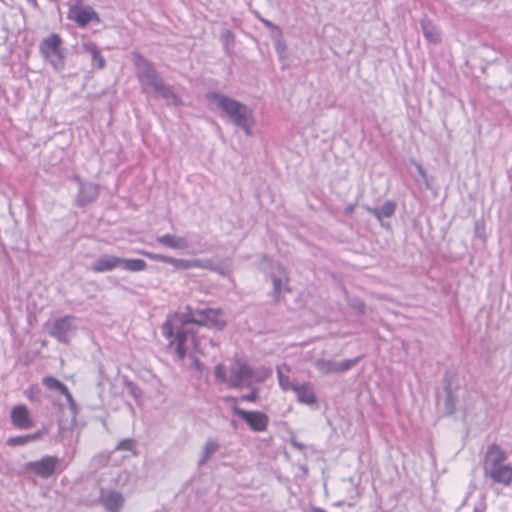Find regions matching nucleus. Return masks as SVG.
<instances>
[{"label": "nucleus", "mask_w": 512, "mask_h": 512, "mask_svg": "<svg viewBox=\"0 0 512 512\" xmlns=\"http://www.w3.org/2000/svg\"><path fill=\"white\" fill-rule=\"evenodd\" d=\"M79 182V192L76 198V205L79 207H84L87 204L94 202L99 195L98 185L91 182H82L78 179Z\"/></svg>", "instance_id": "17"}, {"label": "nucleus", "mask_w": 512, "mask_h": 512, "mask_svg": "<svg viewBox=\"0 0 512 512\" xmlns=\"http://www.w3.org/2000/svg\"><path fill=\"white\" fill-rule=\"evenodd\" d=\"M278 269H279V275H276V274H271L270 277H271V280H272V284H273V299H274V302L275 303H278L280 301V297H281V294H282V291H287L289 292V287L287 285L288 283V276L285 272V269L284 267H282L281 265L278 266Z\"/></svg>", "instance_id": "20"}, {"label": "nucleus", "mask_w": 512, "mask_h": 512, "mask_svg": "<svg viewBox=\"0 0 512 512\" xmlns=\"http://www.w3.org/2000/svg\"><path fill=\"white\" fill-rule=\"evenodd\" d=\"M396 206L397 204L394 200H387L381 207L364 206V208L379 222H382L383 218H390L394 215Z\"/></svg>", "instance_id": "23"}, {"label": "nucleus", "mask_w": 512, "mask_h": 512, "mask_svg": "<svg viewBox=\"0 0 512 512\" xmlns=\"http://www.w3.org/2000/svg\"><path fill=\"white\" fill-rule=\"evenodd\" d=\"M121 266L130 272H140L147 268V263L142 259H125L122 258Z\"/></svg>", "instance_id": "29"}, {"label": "nucleus", "mask_w": 512, "mask_h": 512, "mask_svg": "<svg viewBox=\"0 0 512 512\" xmlns=\"http://www.w3.org/2000/svg\"><path fill=\"white\" fill-rule=\"evenodd\" d=\"M139 253L141 255L147 257L150 260L158 261V262H163V263H166V264H167V260H168V257H169V256H166V255H163V254L152 253V252L145 251V250H142Z\"/></svg>", "instance_id": "32"}, {"label": "nucleus", "mask_w": 512, "mask_h": 512, "mask_svg": "<svg viewBox=\"0 0 512 512\" xmlns=\"http://www.w3.org/2000/svg\"><path fill=\"white\" fill-rule=\"evenodd\" d=\"M310 512H327V511L322 509V508H320V507L311 506Z\"/></svg>", "instance_id": "40"}, {"label": "nucleus", "mask_w": 512, "mask_h": 512, "mask_svg": "<svg viewBox=\"0 0 512 512\" xmlns=\"http://www.w3.org/2000/svg\"><path fill=\"white\" fill-rule=\"evenodd\" d=\"M108 460H109V456H106V455H103V454L98 455V456H96V457L94 458V461L101 462V463H102V462H103V463H106V462H108Z\"/></svg>", "instance_id": "37"}, {"label": "nucleus", "mask_w": 512, "mask_h": 512, "mask_svg": "<svg viewBox=\"0 0 512 512\" xmlns=\"http://www.w3.org/2000/svg\"><path fill=\"white\" fill-rule=\"evenodd\" d=\"M220 311L206 308L195 311V319H191L193 324L206 327H215L222 330L226 326V322L220 319Z\"/></svg>", "instance_id": "9"}, {"label": "nucleus", "mask_w": 512, "mask_h": 512, "mask_svg": "<svg viewBox=\"0 0 512 512\" xmlns=\"http://www.w3.org/2000/svg\"><path fill=\"white\" fill-rule=\"evenodd\" d=\"M41 435H42V432L38 431L33 434L12 437L8 440V444H10V445H25L28 442L38 440L41 437Z\"/></svg>", "instance_id": "31"}, {"label": "nucleus", "mask_w": 512, "mask_h": 512, "mask_svg": "<svg viewBox=\"0 0 512 512\" xmlns=\"http://www.w3.org/2000/svg\"><path fill=\"white\" fill-rule=\"evenodd\" d=\"M214 375H215L216 379H218L219 381H221V382L226 381V372H225V368L222 364L216 365V367L214 369Z\"/></svg>", "instance_id": "35"}, {"label": "nucleus", "mask_w": 512, "mask_h": 512, "mask_svg": "<svg viewBox=\"0 0 512 512\" xmlns=\"http://www.w3.org/2000/svg\"><path fill=\"white\" fill-rule=\"evenodd\" d=\"M130 386H131V393H132L135 397H137V390H138V389H137V387H136L135 385H133L132 383L130 384Z\"/></svg>", "instance_id": "43"}, {"label": "nucleus", "mask_w": 512, "mask_h": 512, "mask_svg": "<svg viewBox=\"0 0 512 512\" xmlns=\"http://www.w3.org/2000/svg\"><path fill=\"white\" fill-rule=\"evenodd\" d=\"M26 395H27V397H28L29 399H31V400H33V399H34L32 394H31V395H29V394L26 392Z\"/></svg>", "instance_id": "48"}, {"label": "nucleus", "mask_w": 512, "mask_h": 512, "mask_svg": "<svg viewBox=\"0 0 512 512\" xmlns=\"http://www.w3.org/2000/svg\"><path fill=\"white\" fill-rule=\"evenodd\" d=\"M206 98L215 103L246 135H252L253 111L247 105L218 92H208Z\"/></svg>", "instance_id": "2"}, {"label": "nucleus", "mask_w": 512, "mask_h": 512, "mask_svg": "<svg viewBox=\"0 0 512 512\" xmlns=\"http://www.w3.org/2000/svg\"><path fill=\"white\" fill-rule=\"evenodd\" d=\"M258 398L257 389L253 388L249 394H245L241 396V400L248 402H255Z\"/></svg>", "instance_id": "36"}, {"label": "nucleus", "mask_w": 512, "mask_h": 512, "mask_svg": "<svg viewBox=\"0 0 512 512\" xmlns=\"http://www.w3.org/2000/svg\"><path fill=\"white\" fill-rule=\"evenodd\" d=\"M43 385L50 391L56 392L60 395H63L66 398L67 404L73 416H76L78 413V407L76 401L74 400L72 394L69 392L67 386L62 383L60 380L53 376H46L42 380Z\"/></svg>", "instance_id": "10"}, {"label": "nucleus", "mask_w": 512, "mask_h": 512, "mask_svg": "<svg viewBox=\"0 0 512 512\" xmlns=\"http://www.w3.org/2000/svg\"><path fill=\"white\" fill-rule=\"evenodd\" d=\"M75 321L76 318L74 316L66 315L52 322H46L45 328L51 337L55 338L60 343L68 344L77 330Z\"/></svg>", "instance_id": "6"}, {"label": "nucleus", "mask_w": 512, "mask_h": 512, "mask_svg": "<svg viewBox=\"0 0 512 512\" xmlns=\"http://www.w3.org/2000/svg\"><path fill=\"white\" fill-rule=\"evenodd\" d=\"M445 401H444V410L446 415H452L456 411V398L453 395L451 385L448 384L445 387Z\"/></svg>", "instance_id": "30"}, {"label": "nucleus", "mask_w": 512, "mask_h": 512, "mask_svg": "<svg viewBox=\"0 0 512 512\" xmlns=\"http://www.w3.org/2000/svg\"><path fill=\"white\" fill-rule=\"evenodd\" d=\"M68 18L75 21L79 27H86L89 23H100L99 14L91 7H73L70 9Z\"/></svg>", "instance_id": "11"}, {"label": "nucleus", "mask_w": 512, "mask_h": 512, "mask_svg": "<svg viewBox=\"0 0 512 512\" xmlns=\"http://www.w3.org/2000/svg\"><path fill=\"white\" fill-rule=\"evenodd\" d=\"M195 319V311L190 306H186V311L181 314H175L172 318H168L167 320H171L175 325H181L182 327H187L188 324H193L192 321H187Z\"/></svg>", "instance_id": "28"}, {"label": "nucleus", "mask_w": 512, "mask_h": 512, "mask_svg": "<svg viewBox=\"0 0 512 512\" xmlns=\"http://www.w3.org/2000/svg\"><path fill=\"white\" fill-rule=\"evenodd\" d=\"M12 423L20 429H29L34 423L25 405L15 406L11 411Z\"/></svg>", "instance_id": "19"}, {"label": "nucleus", "mask_w": 512, "mask_h": 512, "mask_svg": "<svg viewBox=\"0 0 512 512\" xmlns=\"http://www.w3.org/2000/svg\"><path fill=\"white\" fill-rule=\"evenodd\" d=\"M416 168H417L419 174L425 179L426 178V172L423 169V167L421 165H419V164H416Z\"/></svg>", "instance_id": "39"}, {"label": "nucleus", "mask_w": 512, "mask_h": 512, "mask_svg": "<svg viewBox=\"0 0 512 512\" xmlns=\"http://www.w3.org/2000/svg\"><path fill=\"white\" fill-rule=\"evenodd\" d=\"M194 362H195L196 367H199V364H200L199 360L195 358Z\"/></svg>", "instance_id": "47"}, {"label": "nucleus", "mask_w": 512, "mask_h": 512, "mask_svg": "<svg viewBox=\"0 0 512 512\" xmlns=\"http://www.w3.org/2000/svg\"><path fill=\"white\" fill-rule=\"evenodd\" d=\"M222 37H224L228 41L229 38H232V33L230 31L226 30L223 33Z\"/></svg>", "instance_id": "42"}, {"label": "nucleus", "mask_w": 512, "mask_h": 512, "mask_svg": "<svg viewBox=\"0 0 512 512\" xmlns=\"http://www.w3.org/2000/svg\"><path fill=\"white\" fill-rule=\"evenodd\" d=\"M421 29L424 37L430 43L437 44L440 42V32L437 27L428 19L421 21Z\"/></svg>", "instance_id": "27"}, {"label": "nucleus", "mask_w": 512, "mask_h": 512, "mask_svg": "<svg viewBox=\"0 0 512 512\" xmlns=\"http://www.w3.org/2000/svg\"><path fill=\"white\" fill-rule=\"evenodd\" d=\"M225 401L227 403H236L237 402V398L233 397V396H228L225 398Z\"/></svg>", "instance_id": "41"}, {"label": "nucleus", "mask_w": 512, "mask_h": 512, "mask_svg": "<svg viewBox=\"0 0 512 512\" xmlns=\"http://www.w3.org/2000/svg\"><path fill=\"white\" fill-rule=\"evenodd\" d=\"M80 52L90 55L92 59V65L96 66L100 70L104 69L106 61L96 43L91 41L83 43L80 47Z\"/></svg>", "instance_id": "22"}, {"label": "nucleus", "mask_w": 512, "mask_h": 512, "mask_svg": "<svg viewBox=\"0 0 512 512\" xmlns=\"http://www.w3.org/2000/svg\"><path fill=\"white\" fill-rule=\"evenodd\" d=\"M358 362V358L354 359H348L341 362H337L334 360H325L320 359L317 360L315 363L316 368L324 373V374H330V373H339V372H345L350 370L354 365H356Z\"/></svg>", "instance_id": "13"}, {"label": "nucleus", "mask_w": 512, "mask_h": 512, "mask_svg": "<svg viewBox=\"0 0 512 512\" xmlns=\"http://www.w3.org/2000/svg\"><path fill=\"white\" fill-rule=\"evenodd\" d=\"M194 362H195L196 367H199V364H200L199 360L195 358Z\"/></svg>", "instance_id": "46"}, {"label": "nucleus", "mask_w": 512, "mask_h": 512, "mask_svg": "<svg viewBox=\"0 0 512 512\" xmlns=\"http://www.w3.org/2000/svg\"><path fill=\"white\" fill-rule=\"evenodd\" d=\"M162 335L169 340L168 349L174 350L177 360L183 361L187 355L186 342L192 333L187 327L175 325L173 321L166 320L161 326Z\"/></svg>", "instance_id": "3"}, {"label": "nucleus", "mask_w": 512, "mask_h": 512, "mask_svg": "<svg viewBox=\"0 0 512 512\" xmlns=\"http://www.w3.org/2000/svg\"><path fill=\"white\" fill-rule=\"evenodd\" d=\"M506 459V452L498 444L493 443L487 447L484 454L483 470L506 464Z\"/></svg>", "instance_id": "16"}, {"label": "nucleus", "mask_w": 512, "mask_h": 512, "mask_svg": "<svg viewBox=\"0 0 512 512\" xmlns=\"http://www.w3.org/2000/svg\"><path fill=\"white\" fill-rule=\"evenodd\" d=\"M61 459L57 456H45L37 461H30L25 464V470L41 478L51 477L60 467Z\"/></svg>", "instance_id": "7"}, {"label": "nucleus", "mask_w": 512, "mask_h": 512, "mask_svg": "<svg viewBox=\"0 0 512 512\" xmlns=\"http://www.w3.org/2000/svg\"><path fill=\"white\" fill-rule=\"evenodd\" d=\"M262 22L268 27L271 26V22L268 20H262Z\"/></svg>", "instance_id": "45"}, {"label": "nucleus", "mask_w": 512, "mask_h": 512, "mask_svg": "<svg viewBox=\"0 0 512 512\" xmlns=\"http://www.w3.org/2000/svg\"><path fill=\"white\" fill-rule=\"evenodd\" d=\"M353 209H354V207H353V206H348V207L346 208V213H348V214H349V213H352V212H353Z\"/></svg>", "instance_id": "44"}, {"label": "nucleus", "mask_w": 512, "mask_h": 512, "mask_svg": "<svg viewBox=\"0 0 512 512\" xmlns=\"http://www.w3.org/2000/svg\"><path fill=\"white\" fill-rule=\"evenodd\" d=\"M486 510V504L481 502L479 505L474 507L473 512H484Z\"/></svg>", "instance_id": "38"}, {"label": "nucleus", "mask_w": 512, "mask_h": 512, "mask_svg": "<svg viewBox=\"0 0 512 512\" xmlns=\"http://www.w3.org/2000/svg\"><path fill=\"white\" fill-rule=\"evenodd\" d=\"M271 374L270 370L263 369V375L255 376L253 369L241 360H236L230 369L229 386L239 388L243 385L250 386L254 381H264Z\"/></svg>", "instance_id": "5"}, {"label": "nucleus", "mask_w": 512, "mask_h": 512, "mask_svg": "<svg viewBox=\"0 0 512 512\" xmlns=\"http://www.w3.org/2000/svg\"><path fill=\"white\" fill-rule=\"evenodd\" d=\"M293 392L296 395L297 400L301 404H305L308 406L314 405L317 402V398L314 392L313 385L310 382H304L302 384H298Z\"/></svg>", "instance_id": "21"}, {"label": "nucleus", "mask_w": 512, "mask_h": 512, "mask_svg": "<svg viewBox=\"0 0 512 512\" xmlns=\"http://www.w3.org/2000/svg\"><path fill=\"white\" fill-rule=\"evenodd\" d=\"M234 414L240 416L248 426L255 432H262L267 429L269 418L260 411H246L234 405L232 407Z\"/></svg>", "instance_id": "8"}, {"label": "nucleus", "mask_w": 512, "mask_h": 512, "mask_svg": "<svg viewBox=\"0 0 512 512\" xmlns=\"http://www.w3.org/2000/svg\"><path fill=\"white\" fill-rule=\"evenodd\" d=\"M61 45L62 39L57 33L50 34L48 37L44 38L39 45V50L43 58L57 72L65 68V55Z\"/></svg>", "instance_id": "4"}, {"label": "nucleus", "mask_w": 512, "mask_h": 512, "mask_svg": "<svg viewBox=\"0 0 512 512\" xmlns=\"http://www.w3.org/2000/svg\"><path fill=\"white\" fill-rule=\"evenodd\" d=\"M220 449L219 442L214 438H209L202 447L201 455L198 460V466L205 465L210 458Z\"/></svg>", "instance_id": "26"}, {"label": "nucleus", "mask_w": 512, "mask_h": 512, "mask_svg": "<svg viewBox=\"0 0 512 512\" xmlns=\"http://www.w3.org/2000/svg\"><path fill=\"white\" fill-rule=\"evenodd\" d=\"M134 446L133 439L127 438L123 439L118 443V445L115 447L116 450H125V451H132Z\"/></svg>", "instance_id": "34"}, {"label": "nucleus", "mask_w": 512, "mask_h": 512, "mask_svg": "<svg viewBox=\"0 0 512 512\" xmlns=\"http://www.w3.org/2000/svg\"><path fill=\"white\" fill-rule=\"evenodd\" d=\"M156 241L159 244L172 249L186 250L189 248V242L185 237H179L172 234L158 236Z\"/></svg>", "instance_id": "24"}, {"label": "nucleus", "mask_w": 512, "mask_h": 512, "mask_svg": "<svg viewBox=\"0 0 512 512\" xmlns=\"http://www.w3.org/2000/svg\"><path fill=\"white\" fill-rule=\"evenodd\" d=\"M290 371V367L285 363L277 366V377L279 386L285 392L293 391V389L298 385L297 383H294L293 381L290 380L288 375Z\"/></svg>", "instance_id": "25"}, {"label": "nucleus", "mask_w": 512, "mask_h": 512, "mask_svg": "<svg viewBox=\"0 0 512 512\" xmlns=\"http://www.w3.org/2000/svg\"><path fill=\"white\" fill-rule=\"evenodd\" d=\"M483 474L486 478H490L494 483L510 486L512 483V464L506 463L483 470Z\"/></svg>", "instance_id": "15"}, {"label": "nucleus", "mask_w": 512, "mask_h": 512, "mask_svg": "<svg viewBox=\"0 0 512 512\" xmlns=\"http://www.w3.org/2000/svg\"><path fill=\"white\" fill-rule=\"evenodd\" d=\"M350 306L355 310L357 311L359 314H364L365 313V304L362 300H360L359 298H353L350 300Z\"/></svg>", "instance_id": "33"}, {"label": "nucleus", "mask_w": 512, "mask_h": 512, "mask_svg": "<svg viewBox=\"0 0 512 512\" xmlns=\"http://www.w3.org/2000/svg\"><path fill=\"white\" fill-rule=\"evenodd\" d=\"M167 264L172 265L175 270H188L192 268L218 270L210 259H178L169 256Z\"/></svg>", "instance_id": "14"}, {"label": "nucleus", "mask_w": 512, "mask_h": 512, "mask_svg": "<svg viewBox=\"0 0 512 512\" xmlns=\"http://www.w3.org/2000/svg\"><path fill=\"white\" fill-rule=\"evenodd\" d=\"M122 258L104 254L91 263V270L96 273L112 271L121 266Z\"/></svg>", "instance_id": "18"}, {"label": "nucleus", "mask_w": 512, "mask_h": 512, "mask_svg": "<svg viewBox=\"0 0 512 512\" xmlns=\"http://www.w3.org/2000/svg\"><path fill=\"white\" fill-rule=\"evenodd\" d=\"M99 502L107 512H120L125 499L122 493L113 489H101Z\"/></svg>", "instance_id": "12"}, {"label": "nucleus", "mask_w": 512, "mask_h": 512, "mask_svg": "<svg viewBox=\"0 0 512 512\" xmlns=\"http://www.w3.org/2000/svg\"><path fill=\"white\" fill-rule=\"evenodd\" d=\"M136 77L142 93L153 99H163L169 105L182 106L181 97L158 73L155 64L139 53L134 54Z\"/></svg>", "instance_id": "1"}]
</instances>
